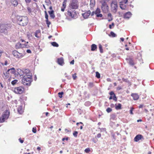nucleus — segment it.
Here are the masks:
<instances>
[{
	"label": "nucleus",
	"mask_w": 154,
	"mask_h": 154,
	"mask_svg": "<svg viewBox=\"0 0 154 154\" xmlns=\"http://www.w3.org/2000/svg\"><path fill=\"white\" fill-rule=\"evenodd\" d=\"M112 26H114V24L113 23H112V25H109V28L110 29H111L112 28Z\"/></svg>",
	"instance_id": "5fc2aeb1"
},
{
	"label": "nucleus",
	"mask_w": 154,
	"mask_h": 154,
	"mask_svg": "<svg viewBox=\"0 0 154 154\" xmlns=\"http://www.w3.org/2000/svg\"><path fill=\"white\" fill-rule=\"evenodd\" d=\"M109 94L111 95V96H112L114 95H115V94L114 93V92L113 91H111L109 93Z\"/></svg>",
	"instance_id": "8fccbe9b"
},
{
	"label": "nucleus",
	"mask_w": 154,
	"mask_h": 154,
	"mask_svg": "<svg viewBox=\"0 0 154 154\" xmlns=\"http://www.w3.org/2000/svg\"><path fill=\"white\" fill-rule=\"evenodd\" d=\"M32 78L31 75H24L22 80L23 84L24 85H29L31 82Z\"/></svg>",
	"instance_id": "7ed1b4c3"
},
{
	"label": "nucleus",
	"mask_w": 154,
	"mask_h": 154,
	"mask_svg": "<svg viewBox=\"0 0 154 154\" xmlns=\"http://www.w3.org/2000/svg\"><path fill=\"white\" fill-rule=\"evenodd\" d=\"M57 62L58 64L62 66L64 64L63 59L62 58L58 59Z\"/></svg>",
	"instance_id": "f3484780"
},
{
	"label": "nucleus",
	"mask_w": 154,
	"mask_h": 154,
	"mask_svg": "<svg viewBox=\"0 0 154 154\" xmlns=\"http://www.w3.org/2000/svg\"><path fill=\"white\" fill-rule=\"evenodd\" d=\"M142 139L143 140V137L141 134H139L136 136L134 139V140L135 142H138L140 140Z\"/></svg>",
	"instance_id": "9d476101"
},
{
	"label": "nucleus",
	"mask_w": 154,
	"mask_h": 154,
	"mask_svg": "<svg viewBox=\"0 0 154 154\" xmlns=\"http://www.w3.org/2000/svg\"><path fill=\"white\" fill-rule=\"evenodd\" d=\"M134 109V108H133V107H131V109L130 110V113L131 114H133V113L132 112V111H133V110Z\"/></svg>",
	"instance_id": "a18cd8bd"
},
{
	"label": "nucleus",
	"mask_w": 154,
	"mask_h": 154,
	"mask_svg": "<svg viewBox=\"0 0 154 154\" xmlns=\"http://www.w3.org/2000/svg\"><path fill=\"white\" fill-rule=\"evenodd\" d=\"M63 94V92H60L58 93L59 96L60 98H62V95Z\"/></svg>",
	"instance_id": "72a5a7b5"
},
{
	"label": "nucleus",
	"mask_w": 154,
	"mask_h": 154,
	"mask_svg": "<svg viewBox=\"0 0 154 154\" xmlns=\"http://www.w3.org/2000/svg\"><path fill=\"white\" fill-rule=\"evenodd\" d=\"M85 151L86 153H88L90 152V150L89 148H88L85 149Z\"/></svg>",
	"instance_id": "ea45409f"
},
{
	"label": "nucleus",
	"mask_w": 154,
	"mask_h": 154,
	"mask_svg": "<svg viewBox=\"0 0 154 154\" xmlns=\"http://www.w3.org/2000/svg\"><path fill=\"white\" fill-rule=\"evenodd\" d=\"M100 13V10L99 9L97 8L95 14H99Z\"/></svg>",
	"instance_id": "4c0bfd02"
},
{
	"label": "nucleus",
	"mask_w": 154,
	"mask_h": 154,
	"mask_svg": "<svg viewBox=\"0 0 154 154\" xmlns=\"http://www.w3.org/2000/svg\"><path fill=\"white\" fill-rule=\"evenodd\" d=\"M45 18L46 19V20H48V15L47 14V12L46 11H45Z\"/></svg>",
	"instance_id": "f704fd0d"
},
{
	"label": "nucleus",
	"mask_w": 154,
	"mask_h": 154,
	"mask_svg": "<svg viewBox=\"0 0 154 154\" xmlns=\"http://www.w3.org/2000/svg\"><path fill=\"white\" fill-rule=\"evenodd\" d=\"M17 73L19 74L20 72H22V70L20 69H17Z\"/></svg>",
	"instance_id": "603ef678"
},
{
	"label": "nucleus",
	"mask_w": 154,
	"mask_h": 154,
	"mask_svg": "<svg viewBox=\"0 0 154 154\" xmlns=\"http://www.w3.org/2000/svg\"><path fill=\"white\" fill-rule=\"evenodd\" d=\"M110 34L113 37H116L117 35L113 32L112 31H111L110 32Z\"/></svg>",
	"instance_id": "2f4dec72"
},
{
	"label": "nucleus",
	"mask_w": 154,
	"mask_h": 154,
	"mask_svg": "<svg viewBox=\"0 0 154 154\" xmlns=\"http://www.w3.org/2000/svg\"><path fill=\"white\" fill-rule=\"evenodd\" d=\"M18 24L23 26H26L28 24L29 20L28 17L25 16H17L16 17Z\"/></svg>",
	"instance_id": "f257e3e1"
},
{
	"label": "nucleus",
	"mask_w": 154,
	"mask_h": 154,
	"mask_svg": "<svg viewBox=\"0 0 154 154\" xmlns=\"http://www.w3.org/2000/svg\"><path fill=\"white\" fill-rule=\"evenodd\" d=\"M107 81L108 82H111V79L110 78H107Z\"/></svg>",
	"instance_id": "338daca9"
},
{
	"label": "nucleus",
	"mask_w": 154,
	"mask_h": 154,
	"mask_svg": "<svg viewBox=\"0 0 154 154\" xmlns=\"http://www.w3.org/2000/svg\"><path fill=\"white\" fill-rule=\"evenodd\" d=\"M12 54L14 56L17 58L20 57V54L18 53L17 51L15 50L12 52Z\"/></svg>",
	"instance_id": "f8f14e48"
},
{
	"label": "nucleus",
	"mask_w": 154,
	"mask_h": 154,
	"mask_svg": "<svg viewBox=\"0 0 154 154\" xmlns=\"http://www.w3.org/2000/svg\"><path fill=\"white\" fill-rule=\"evenodd\" d=\"M93 84L92 83H91V82H90L89 83V86L91 87H92L93 86Z\"/></svg>",
	"instance_id": "6e6d98bb"
},
{
	"label": "nucleus",
	"mask_w": 154,
	"mask_h": 154,
	"mask_svg": "<svg viewBox=\"0 0 154 154\" xmlns=\"http://www.w3.org/2000/svg\"><path fill=\"white\" fill-rule=\"evenodd\" d=\"M96 15H97L96 16L97 17H101L102 16V15L101 14H97Z\"/></svg>",
	"instance_id": "864d4df0"
},
{
	"label": "nucleus",
	"mask_w": 154,
	"mask_h": 154,
	"mask_svg": "<svg viewBox=\"0 0 154 154\" xmlns=\"http://www.w3.org/2000/svg\"><path fill=\"white\" fill-rule=\"evenodd\" d=\"M48 13L49 14L50 17L52 19H54L55 17L54 14V11L51 10V11H49Z\"/></svg>",
	"instance_id": "dca6fc26"
},
{
	"label": "nucleus",
	"mask_w": 154,
	"mask_h": 154,
	"mask_svg": "<svg viewBox=\"0 0 154 154\" xmlns=\"http://www.w3.org/2000/svg\"><path fill=\"white\" fill-rule=\"evenodd\" d=\"M23 74H24V71H23L22 70V72H20L19 75H20V76L23 75Z\"/></svg>",
	"instance_id": "de8ad7c7"
},
{
	"label": "nucleus",
	"mask_w": 154,
	"mask_h": 154,
	"mask_svg": "<svg viewBox=\"0 0 154 154\" xmlns=\"http://www.w3.org/2000/svg\"><path fill=\"white\" fill-rule=\"evenodd\" d=\"M128 60L129 63L131 65L133 66L134 65V64L133 61L132 59L129 58Z\"/></svg>",
	"instance_id": "4be33fe9"
},
{
	"label": "nucleus",
	"mask_w": 154,
	"mask_h": 154,
	"mask_svg": "<svg viewBox=\"0 0 154 154\" xmlns=\"http://www.w3.org/2000/svg\"><path fill=\"white\" fill-rule=\"evenodd\" d=\"M108 8L109 7L107 5L106 3L105 2H104L102 5V10L103 11L106 12L108 11Z\"/></svg>",
	"instance_id": "1a4fd4ad"
},
{
	"label": "nucleus",
	"mask_w": 154,
	"mask_h": 154,
	"mask_svg": "<svg viewBox=\"0 0 154 154\" xmlns=\"http://www.w3.org/2000/svg\"><path fill=\"white\" fill-rule=\"evenodd\" d=\"M16 48L17 49L20 48H21L24 47L23 45H21L20 42H18L15 45Z\"/></svg>",
	"instance_id": "a211bd4d"
},
{
	"label": "nucleus",
	"mask_w": 154,
	"mask_h": 154,
	"mask_svg": "<svg viewBox=\"0 0 154 154\" xmlns=\"http://www.w3.org/2000/svg\"><path fill=\"white\" fill-rule=\"evenodd\" d=\"M101 136V134H98L97 135V137L98 138H100Z\"/></svg>",
	"instance_id": "0e129e2a"
},
{
	"label": "nucleus",
	"mask_w": 154,
	"mask_h": 154,
	"mask_svg": "<svg viewBox=\"0 0 154 154\" xmlns=\"http://www.w3.org/2000/svg\"><path fill=\"white\" fill-rule=\"evenodd\" d=\"M26 52L28 53H31V51L30 50L28 49L26 51Z\"/></svg>",
	"instance_id": "13d9d810"
},
{
	"label": "nucleus",
	"mask_w": 154,
	"mask_h": 154,
	"mask_svg": "<svg viewBox=\"0 0 154 154\" xmlns=\"http://www.w3.org/2000/svg\"><path fill=\"white\" fill-rule=\"evenodd\" d=\"M108 17H110V18H112V15L110 13L108 15Z\"/></svg>",
	"instance_id": "e2e57ef3"
},
{
	"label": "nucleus",
	"mask_w": 154,
	"mask_h": 154,
	"mask_svg": "<svg viewBox=\"0 0 154 154\" xmlns=\"http://www.w3.org/2000/svg\"><path fill=\"white\" fill-rule=\"evenodd\" d=\"M23 91V88L21 87H16L14 88V92L16 94H22Z\"/></svg>",
	"instance_id": "0eeeda50"
},
{
	"label": "nucleus",
	"mask_w": 154,
	"mask_h": 154,
	"mask_svg": "<svg viewBox=\"0 0 154 154\" xmlns=\"http://www.w3.org/2000/svg\"><path fill=\"white\" fill-rule=\"evenodd\" d=\"M124 4H120V7L122 9H125V5H124Z\"/></svg>",
	"instance_id": "bb28decb"
},
{
	"label": "nucleus",
	"mask_w": 154,
	"mask_h": 154,
	"mask_svg": "<svg viewBox=\"0 0 154 154\" xmlns=\"http://www.w3.org/2000/svg\"><path fill=\"white\" fill-rule=\"evenodd\" d=\"M24 73L26 74L25 75H31L30 73V71L28 69H25L24 70Z\"/></svg>",
	"instance_id": "5701e85b"
},
{
	"label": "nucleus",
	"mask_w": 154,
	"mask_h": 154,
	"mask_svg": "<svg viewBox=\"0 0 154 154\" xmlns=\"http://www.w3.org/2000/svg\"><path fill=\"white\" fill-rule=\"evenodd\" d=\"M10 1L11 3L14 6H17L18 5V2L17 0H10Z\"/></svg>",
	"instance_id": "4468645a"
},
{
	"label": "nucleus",
	"mask_w": 154,
	"mask_h": 154,
	"mask_svg": "<svg viewBox=\"0 0 154 154\" xmlns=\"http://www.w3.org/2000/svg\"><path fill=\"white\" fill-rule=\"evenodd\" d=\"M19 140L21 143H23V140H21L20 138L19 139Z\"/></svg>",
	"instance_id": "bf43d9fd"
},
{
	"label": "nucleus",
	"mask_w": 154,
	"mask_h": 154,
	"mask_svg": "<svg viewBox=\"0 0 154 154\" xmlns=\"http://www.w3.org/2000/svg\"><path fill=\"white\" fill-rule=\"evenodd\" d=\"M74 60H72L70 62V64H74Z\"/></svg>",
	"instance_id": "680f3d73"
},
{
	"label": "nucleus",
	"mask_w": 154,
	"mask_h": 154,
	"mask_svg": "<svg viewBox=\"0 0 154 154\" xmlns=\"http://www.w3.org/2000/svg\"><path fill=\"white\" fill-rule=\"evenodd\" d=\"M72 77H73V79L74 80H75L77 78L76 73H75L74 74H73L72 75Z\"/></svg>",
	"instance_id": "c03bdc74"
},
{
	"label": "nucleus",
	"mask_w": 154,
	"mask_h": 154,
	"mask_svg": "<svg viewBox=\"0 0 154 154\" xmlns=\"http://www.w3.org/2000/svg\"><path fill=\"white\" fill-rule=\"evenodd\" d=\"M95 0H91L90 5L91 8L94 7L95 5Z\"/></svg>",
	"instance_id": "6ab92c4d"
},
{
	"label": "nucleus",
	"mask_w": 154,
	"mask_h": 154,
	"mask_svg": "<svg viewBox=\"0 0 154 154\" xmlns=\"http://www.w3.org/2000/svg\"><path fill=\"white\" fill-rule=\"evenodd\" d=\"M11 27V24L2 23L0 24V32L7 34L8 31Z\"/></svg>",
	"instance_id": "f03ea898"
},
{
	"label": "nucleus",
	"mask_w": 154,
	"mask_h": 154,
	"mask_svg": "<svg viewBox=\"0 0 154 154\" xmlns=\"http://www.w3.org/2000/svg\"><path fill=\"white\" fill-rule=\"evenodd\" d=\"M63 7H66V2L65 0L64 1L63 3Z\"/></svg>",
	"instance_id": "09e8293b"
},
{
	"label": "nucleus",
	"mask_w": 154,
	"mask_h": 154,
	"mask_svg": "<svg viewBox=\"0 0 154 154\" xmlns=\"http://www.w3.org/2000/svg\"><path fill=\"white\" fill-rule=\"evenodd\" d=\"M131 96L133 97L134 100H137L139 98V96L138 94L136 93H133L131 94Z\"/></svg>",
	"instance_id": "ddd939ff"
},
{
	"label": "nucleus",
	"mask_w": 154,
	"mask_h": 154,
	"mask_svg": "<svg viewBox=\"0 0 154 154\" xmlns=\"http://www.w3.org/2000/svg\"><path fill=\"white\" fill-rule=\"evenodd\" d=\"M112 11L113 12L115 13L117 12L118 5L117 2L116 0H113L111 4Z\"/></svg>",
	"instance_id": "39448f33"
},
{
	"label": "nucleus",
	"mask_w": 154,
	"mask_h": 154,
	"mask_svg": "<svg viewBox=\"0 0 154 154\" xmlns=\"http://www.w3.org/2000/svg\"><path fill=\"white\" fill-rule=\"evenodd\" d=\"M66 7H62L61 8V11H62L63 12L64 11L65 8Z\"/></svg>",
	"instance_id": "4d7b16f0"
},
{
	"label": "nucleus",
	"mask_w": 154,
	"mask_h": 154,
	"mask_svg": "<svg viewBox=\"0 0 154 154\" xmlns=\"http://www.w3.org/2000/svg\"><path fill=\"white\" fill-rule=\"evenodd\" d=\"M51 44L54 47H58L59 46L58 44L55 42H51Z\"/></svg>",
	"instance_id": "a878e982"
},
{
	"label": "nucleus",
	"mask_w": 154,
	"mask_h": 154,
	"mask_svg": "<svg viewBox=\"0 0 154 154\" xmlns=\"http://www.w3.org/2000/svg\"><path fill=\"white\" fill-rule=\"evenodd\" d=\"M26 3H29L31 1V0H25Z\"/></svg>",
	"instance_id": "3c124183"
},
{
	"label": "nucleus",
	"mask_w": 154,
	"mask_h": 154,
	"mask_svg": "<svg viewBox=\"0 0 154 154\" xmlns=\"http://www.w3.org/2000/svg\"><path fill=\"white\" fill-rule=\"evenodd\" d=\"M143 107V105H140L139 106V108H141Z\"/></svg>",
	"instance_id": "774afa93"
},
{
	"label": "nucleus",
	"mask_w": 154,
	"mask_h": 154,
	"mask_svg": "<svg viewBox=\"0 0 154 154\" xmlns=\"http://www.w3.org/2000/svg\"><path fill=\"white\" fill-rule=\"evenodd\" d=\"M97 48V46L96 45L94 44H93L91 45V50L92 51H94Z\"/></svg>",
	"instance_id": "aec40b11"
},
{
	"label": "nucleus",
	"mask_w": 154,
	"mask_h": 154,
	"mask_svg": "<svg viewBox=\"0 0 154 154\" xmlns=\"http://www.w3.org/2000/svg\"><path fill=\"white\" fill-rule=\"evenodd\" d=\"M27 9L29 13H30L32 12V10L31 8L29 7H27Z\"/></svg>",
	"instance_id": "79ce46f5"
},
{
	"label": "nucleus",
	"mask_w": 154,
	"mask_h": 154,
	"mask_svg": "<svg viewBox=\"0 0 154 154\" xmlns=\"http://www.w3.org/2000/svg\"><path fill=\"white\" fill-rule=\"evenodd\" d=\"M68 14L72 18H74L76 15V11L75 10L72 11L71 9H69L68 11Z\"/></svg>",
	"instance_id": "6e6552de"
},
{
	"label": "nucleus",
	"mask_w": 154,
	"mask_h": 154,
	"mask_svg": "<svg viewBox=\"0 0 154 154\" xmlns=\"http://www.w3.org/2000/svg\"><path fill=\"white\" fill-rule=\"evenodd\" d=\"M95 14V13L94 11H93L91 14V16H93L94 15V14Z\"/></svg>",
	"instance_id": "69168bd1"
},
{
	"label": "nucleus",
	"mask_w": 154,
	"mask_h": 154,
	"mask_svg": "<svg viewBox=\"0 0 154 154\" xmlns=\"http://www.w3.org/2000/svg\"><path fill=\"white\" fill-rule=\"evenodd\" d=\"M46 24L47 25V26L49 27V25L51 24V22L49 21H48V20H46Z\"/></svg>",
	"instance_id": "e433bc0d"
},
{
	"label": "nucleus",
	"mask_w": 154,
	"mask_h": 154,
	"mask_svg": "<svg viewBox=\"0 0 154 154\" xmlns=\"http://www.w3.org/2000/svg\"><path fill=\"white\" fill-rule=\"evenodd\" d=\"M96 76L97 78H99L100 77V74L98 72H96Z\"/></svg>",
	"instance_id": "473e14b6"
},
{
	"label": "nucleus",
	"mask_w": 154,
	"mask_h": 154,
	"mask_svg": "<svg viewBox=\"0 0 154 154\" xmlns=\"http://www.w3.org/2000/svg\"><path fill=\"white\" fill-rule=\"evenodd\" d=\"M113 99L115 101H116L117 100V97H116V95H114V98Z\"/></svg>",
	"instance_id": "052dcab7"
},
{
	"label": "nucleus",
	"mask_w": 154,
	"mask_h": 154,
	"mask_svg": "<svg viewBox=\"0 0 154 154\" xmlns=\"http://www.w3.org/2000/svg\"><path fill=\"white\" fill-rule=\"evenodd\" d=\"M112 111V109H111L110 108H108L106 109V111L108 113L110 112H111Z\"/></svg>",
	"instance_id": "58836bf2"
},
{
	"label": "nucleus",
	"mask_w": 154,
	"mask_h": 154,
	"mask_svg": "<svg viewBox=\"0 0 154 154\" xmlns=\"http://www.w3.org/2000/svg\"><path fill=\"white\" fill-rule=\"evenodd\" d=\"M17 82L18 80H17L15 79L12 81L11 82V83L13 85H14L17 83Z\"/></svg>",
	"instance_id": "7c9ffc66"
},
{
	"label": "nucleus",
	"mask_w": 154,
	"mask_h": 154,
	"mask_svg": "<svg viewBox=\"0 0 154 154\" xmlns=\"http://www.w3.org/2000/svg\"><path fill=\"white\" fill-rule=\"evenodd\" d=\"M21 107H19L17 109V111L20 114H21L23 112V111L21 109Z\"/></svg>",
	"instance_id": "c756f323"
},
{
	"label": "nucleus",
	"mask_w": 154,
	"mask_h": 154,
	"mask_svg": "<svg viewBox=\"0 0 154 154\" xmlns=\"http://www.w3.org/2000/svg\"><path fill=\"white\" fill-rule=\"evenodd\" d=\"M45 2L47 4V5H48L49 4L51 3L50 0H45Z\"/></svg>",
	"instance_id": "a19ab883"
},
{
	"label": "nucleus",
	"mask_w": 154,
	"mask_h": 154,
	"mask_svg": "<svg viewBox=\"0 0 154 154\" xmlns=\"http://www.w3.org/2000/svg\"><path fill=\"white\" fill-rule=\"evenodd\" d=\"M91 14V11L90 10L88 11L87 12L82 14V16L85 19L87 18Z\"/></svg>",
	"instance_id": "9b49d317"
},
{
	"label": "nucleus",
	"mask_w": 154,
	"mask_h": 154,
	"mask_svg": "<svg viewBox=\"0 0 154 154\" xmlns=\"http://www.w3.org/2000/svg\"><path fill=\"white\" fill-rule=\"evenodd\" d=\"M78 132L77 131H75L73 134V135L75 137H76L77 136Z\"/></svg>",
	"instance_id": "c9c22d12"
},
{
	"label": "nucleus",
	"mask_w": 154,
	"mask_h": 154,
	"mask_svg": "<svg viewBox=\"0 0 154 154\" xmlns=\"http://www.w3.org/2000/svg\"><path fill=\"white\" fill-rule=\"evenodd\" d=\"M32 131L34 133H36V127L33 128H32Z\"/></svg>",
	"instance_id": "37998d69"
},
{
	"label": "nucleus",
	"mask_w": 154,
	"mask_h": 154,
	"mask_svg": "<svg viewBox=\"0 0 154 154\" xmlns=\"http://www.w3.org/2000/svg\"><path fill=\"white\" fill-rule=\"evenodd\" d=\"M128 2V0H119V2L121 4H126Z\"/></svg>",
	"instance_id": "393cba45"
},
{
	"label": "nucleus",
	"mask_w": 154,
	"mask_h": 154,
	"mask_svg": "<svg viewBox=\"0 0 154 154\" xmlns=\"http://www.w3.org/2000/svg\"><path fill=\"white\" fill-rule=\"evenodd\" d=\"M40 32L39 30H36L35 33V36L37 38H38L40 35Z\"/></svg>",
	"instance_id": "412c9836"
},
{
	"label": "nucleus",
	"mask_w": 154,
	"mask_h": 154,
	"mask_svg": "<svg viewBox=\"0 0 154 154\" xmlns=\"http://www.w3.org/2000/svg\"><path fill=\"white\" fill-rule=\"evenodd\" d=\"M9 112L7 111L4 112L1 117L0 118V121L1 122H3L5 121L6 119H7L9 116Z\"/></svg>",
	"instance_id": "423d86ee"
},
{
	"label": "nucleus",
	"mask_w": 154,
	"mask_h": 154,
	"mask_svg": "<svg viewBox=\"0 0 154 154\" xmlns=\"http://www.w3.org/2000/svg\"><path fill=\"white\" fill-rule=\"evenodd\" d=\"M116 109H121V104L120 103H119L117 105L116 104H115Z\"/></svg>",
	"instance_id": "b1692460"
},
{
	"label": "nucleus",
	"mask_w": 154,
	"mask_h": 154,
	"mask_svg": "<svg viewBox=\"0 0 154 154\" xmlns=\"http://www.w3.org/2000/svg\"><path fill=\"white\" fill-rule=\"evenodd\" d=\"M79 7L78 1L77 0H72L69 5V9H76Z\"/></svg>",
	"instance_id": "20e7f679"
},
{
	"label": "nucleus",
	"mask_w": 154,
	"mask_h": 154,
	"mask_svg": "<svg viewBox=\"0 0 154 154\" xmlns=\"http://www.w3.org/2000/svg\"><path fill=\"white\" fill-rule=\"evenodd\" d=\"M11 71L10 72L12 74H15L16 71L15 70V68L14 67L10 69Z\"/></svg>",
	"instance_id": "cd10ccee"
},
{
	"label": "nucleus",
	"mask_w": 154,
	"mask_h": 154,
	"mask_svg": "<svg viewBox=\"0 0 154 154\" xmlns=\"http://www.w3.org/2000/svg\"><path fill=\"white\" fill-rule=\"evenodd\" d=\"M99 48L100 50V52L101 53H103V50L102 49V46L101 45V44H99Z\"/></svg>",
	"instance_id": "c85d7f7f"
},
{
	"label": "nucleus",
	"mask_w": 154,
	"mask_h": 154,
	"mask_svg": "<svg viewBox=\"0 0 154 154\" xmlns=\"http://www.w3.org/2000/svg\"><path fill=\"white\" fill-rule=\"evenodd\" d=\"M9 72H8V71H7V72H6V73H4V75H5L6 77H8L9 76L8 75V74H9Z\"/></svg>",
	"instance_id": "49530a36"
},
{
	"label": "nucleus",
	"mask_w": 154,
	"mask_h": 154,
	"mask_svg": "<svg viewBox=\"0 0 154 154\" xmlns=\"http://www.w3.org/2000/svg\"><path fill=\"white\" fill-rule=\"evenodd\" d=\"M131 16V13L130 12H128L124 15V17L125 18L129 19Z\"/></svg>",
	"instance_id": "2eb2a0df"
}]
</instances>
